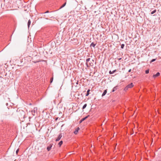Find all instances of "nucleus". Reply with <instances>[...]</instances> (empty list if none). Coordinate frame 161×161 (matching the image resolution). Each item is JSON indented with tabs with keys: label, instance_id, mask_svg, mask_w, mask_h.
<instances>
[{
	"label": "nucleus",
	"instance_id": "obj_17",
	"mask_svg": "<svg viewBox=\"0 0 161 161\" xmlns=\"http://www.w3.org/2000/svg\"><path fill=\"white\" fill-rule=\"evenodd\" d=\"M42 14V15L44 17H48V16H49V17H52L51 16V15H46L45 14Z\"/></svg>",
	"mask_w": 161,
	"mask_h": 161
},
{
	"label": "nucleus",
	"instance_id": "obj_11",
	"mask_svg": "<svg viewBox=\"0 0 161 161\" xmlns=\"http://www.w3.org/2000/svg\"><path fill=\"white\" fill-rule=\"evenodd\" d=\"M107 92V90H105L104 91V92H103V93L102 95V96L103 97L105 95V94H106Z\"/></svg>",
	"mask_w": 161,
	"mask_h": 161
},
{
	"label": "nucleus",
	"instance_id": "obj_32",
	"mask_svg": "<svg viewBox=\"0 0 161 161\" xmlns=\"http://www.w3.org/2000/svg\"><path fill=\"white\" fill-rule=\"evenodd\" d=\"M58 119V118H57L56 119V120Z\"/></svg>",
	"mask_w": 161,
	"mask_h": 161
},
{
	"label": "nucleus",
	"instance_id": "obj_3",
	"mask_svg": "<svg viewBox=\"0 0 161 161\" xmlns=\"http://www.w3.org/2000/svg\"><path fill=\"white\" fill-rule=\"evenodd\" d=\"M62 137V135L61 133H60L58 135V136L56 139V140H55L57 142V141H59L60 139Z\"/></svg>",
	"mask_w": 161,
	"mask_h": 161
},
{
	"label": "nucleus",
	"instance_id": "obj_24",
	"mask_svg": "<svg viewBox=\"0 0 161 161\" xmlns=\"http://www.w3.org/2000/svg\"><path fill=\"white\" fill-rule=\"evenodd\" d=\"M49 11H48V10H47V11L46 12H44V13H42V14H46V13H49Z\"/></svg>",
	"mask_w": 161,
	"mask_h": 161
},
{
	"label": "nucleus",
	"instance_id": "obj_15",
	"mask_svg": "<svg viewBox=\"0 0 161 161\" xmlns=\"http://www.w3.org/2000/svg\"><path fill=\"white\" fill-rule=\"evenodd\" d=\"M90 91V89H88L87 92V93L86 95V96H88V95L89 94V92Z\"/></svg>",
	"mask_w": 161,
	"mask_h": 161
},
{
	"label": "nucleus",
	"instance_id": "obj_7",
	"mask_svg": "<svg viewBox=\"0 0 161 161\" xmlns=\"http://www.w3.org/2000/svg\"><path fill=\"white\" fill-rule=\"evenodd\" d=\"M79 129L80 128L79 127H77L76 129H75V131H74V133L75 134H77Z\"/></svg>",
	"mask_w": 161,
	"mask_h": 161
},
{
	"label": "nucleus",
	"instance_id": "obj_6",
	"mask_svg": "<svg viewBox=\"0 0 161 161\" xmlns=\"http://www.w3.org/2000/svg\"><path fill=\"white\" fill-rule=\"evenodd\" d=\"M90 60V58H88L86 60V65L87 67L88 68V62H89Z\"/></svg>",
	"mask_w": 161,
	"mask_h": 161
},
{
	"label": "nucleus",
	"instance_id": "obj_5",
	"mask_svg": "<svg viewBox=\"0 0 161 161\" xmlns=\"http://www.w3.org/2000/svg\"><path fill=\"white\" fill-rule=\"evenodd\" d=\"M53 145L52 144H50L47 147V149L48 151L51 150Z\"/></svg>",
	"mask_w": 161,
	"mask_h": 161
},
{
	"label": "nucleus",
	"instance_id": "obj_23",
	"mask_svg": "<svg viewBox=\"0 0 161 161\" xmlns=\"http://www.w3.org/2000/svg\"><path fill=\"white\" fill-rule=\"evenodd\" d=\"M53 77H52L50 79V83H51L53 82Z\"/></svg>",
	"mask_w": 161,
	"mask_h": 161
},
{
	"label": "nucleus",
	"instance_id": "obj_1",
	"mask_svg": "<svg viewBox=\"0 0 161 161\" xmlns=\"http://www.w3.org/2000/svg\"><path fill=\"white\" fill-rule=\"evenodd\" d=\"M134 86V85L132 83H130V84L127 85L124 89V90L126 91L129 88H130Z\"/></svg>",
	"mask_w": 161,
	"mask_h": 161
},
{
	"label": "nucleus",
	"instance_id": "obj_25",
	"mask_svg": "<svg viewBox=\"0 0 161 161\" xmlns=\"http://www.w3.org/2000/svg\"><path fill=\"white\" fill-rule=\"evenodd\" d=\"M156 60V59H152V60H151V61L150 62H151V63H152V62H154V61H155Z\"/></svg>",
	"mask_w": 161,
	"mask_h": 161
},
{
	"label": "nucleus",
	"instance_id": "obj_29",
	"mask_svg": "<svg viewBox=\"0 0 161 161\" xmlns=\"http://www.w3.org/2000/svg\"><path fill=\"white\" fill-rule=\"evenodd\" d=\"M78 84V81H77L76 82V84L77 85Z\"/></svg>",
	"mask_w": 161,
	"mask_h": 161
},
{
	"label": "nucleus",
	"instance_id": "obj_31",
	"mask_svg": "<svg viewBox=\"0 0 161 161\" xmlns=\"http://www.w3.org/2000/svg\"><path fill=\"white\" fill-rule=\"evenodd\" d=\"M45 19H48V18H45Z\"/></svg>",
	"mask_w": 161,
	"mask_h": 161
},
{
	"label": "nucleus",
	"instance_id": "obj_20",
	"mask_svg": "<svg viewBox=\"0 0 161 161\" xmlns=\"http://www.w3.org/2000/svg\"><path fill=\"white\" fill-rule=\"evenodd\" d=\"M66 3H64V4H63L60 7V8L64 7L66 5Z\"/></svg>",
	"mask_w": 161,
	"mask_h": 161
},
{
	"label": "nucleus",
	"instance_id": "obj_21",
	"mask_svg": "<svg viewBox=\"0 0 161 161\" xmlns=\"http://www.w3.org/2000/svg\"><path fill=\"white\" fill-rule=\"evenodd\" d=\"M149 69L146 70V71H145L146 74H147L149 73Z\"/></svg>",
	"mask_w": 161,
	"mask_h": 161
},
{
	"label": "nucleus",
	"instance_id": "obj_16",
	"mask_svg": "<svg viewBox=\"0 0 161 161\" xmlns=\"http://www.w3.org/2000/svg\"><path fill=\"white\" fill-rule=\"evenodd\" d=\"M63 141H60L58 143V145L59 147H61L62 144H63Z\"/></svg>",
	"mask_w": 161,
	"mask_h": 161
},
{
	"label": "nucleus",
	"instance_id": "obj_10",
	"mask_svg": "<svg viewBox=\"0 0 161 161\" xmlns=\"http://www.w3.org/2000/svg\"><path fill=\"white\" fill-rule=\"evenodd\" d=\"M116 71V69H115V70L113 71H111V70H110L109 71V73L110 74H113L114 73V72H115Z\"/></svg>",
	"mask_w": 161,
	"mask_h": 161
},
{
	"label": "nucleus",
	"instance_id": "obj_19",
	"mask_svg": "<svg viewBox=\"0 0 161 161\" xmlns=\"http://www.w3.org/2000/svg\"><path fill=\"white\" fill-rule=\"evenodd\" d=\"M87 106V104H85L82 107V109H85L86 107Z\"/></svg>",
	"mask_w": 161,
	"mask_h": 161
},
{
	"label": "nucleus",
	"instance_id": "obj_30",
	"mask_svg": "<svg viewBox=\"0 0 161 161\" xmlns=\"http://www.w3.org/2000/svg\"><path fill=\"white\" fill-rule=\"evenodd\" d=\"M92 62H94V60L93 59L92 60Z\"/></svg>",
	"mask_w": 161,
	"mask_h": 161
},
{
	"label": "nucleus",
	"instance_id": "obj_27",
	"mask_svg": "<svg viewBox=\"0 0 161 161\" xmlns=\"http://www.w3.org/2000/svg\"><path fill=\"white\" fill-rule=\"evenodd\" d=\"M131 71V69H130L129 70H128V72H130Z\"/></svg>",
	"mask_w": 161,
	"mask_h": 161
},
{
	"label": "nucleus",
	"instance_id": "obj_28",
	"mask_svg": "<svg viewBox=\"0 0 161 161\" xmlns=\"http://www.w3.org/2000/svg\"><path fill=\"white\" fill-rule=\"evenodd\" d=\"M121 59H122V58H118V60H121Z\"/></svg>",
	"mask_w": 161,
	"mask_h": 161
},
{
	"label": "nucleus",
	"instance_id": "obj_18",
	"mask_svg": "<svg viewBox=\"0 0 161 161\" xmlns=\"http://www.w3.org/2000/svg\"><path fill=\"white\" fill-rule=\"evenodd\" d=\"M156 11V9H155L153 11H152L151 12V14H154V13H155Z\"/></svg>",
	"mask_w": 161,
	"mask_h": 161
},
{
	"label": "nucleus",
	"instance_id": "obj_4",
	"mask_svg": "<svg viewBox=\"0 0 161 161\" xmlns=\"http://www.w3.org/2000/svg\"><path fill=\"white\" fill-rule=\"evenodd\" d=\"M89 115H88L87 116H86V117H85L82 118V119H81L80 121V123H81L82 121H84V120H85V119H86L89 116Z\"/></svg>",
	"mask_w": 161,
	"mask_h": 161
},
{
	"label": "nucleus",
	"instance_id": "obj_12",
	"mask_svg": "<svg viewBox=\"0 0 161 161\" xmlns=\"http://www.w3.org/2000/svg\"><path fill=\"white\" fill-rule=\"evenodd\" d=\"M96 44V43L95 44L93 42H92L91 43V44L90 45V46L91 47L92 46L93 47H95Z\"/></svg>",
	"mask_w": 161,
	"mask_h": 161
},
{
	"label": "nucleus",
	"instance_id": "obj_33",
	"mask_svg": "<svg viewBox=\"0 0 161 161\" xmlns=\"http://www.w3.org/2000/svg\"><path fill=\"white\" fill-rule=\"evenodd\" d=\"M159 161H161V160H159Z\"/></svg>",
	"mask_w": 161,
	"mask_h": 161
},
{
	"label": "nucleus",
	"instance_id": "obj_8",
	"mask_svg": "<svg viewBox=\"0 0 161 161\" xmlns=\"http://www.w3.org/2000/svg\"><path fill=\"white\" fill-rule=\"evenodd\" d=\"M160 75V73L159 72H157L156 74L153 75V77L154 78H156Z\"/></svg>",
	"mask_w": 161,
	"mask_h": 161
},
{
	"label": "nucleus",
	"instance_id": "obj_26",
	"mask_svg": "<svg viewBox=\"0 0 161 161\" xmlns=\"http://www.w3.org/2000/svg\"><path fill=\"white\" fill-rule=\"evenodd\" d=\"M19 149H17V150L16 151V153L17 154H18V153L19 152Z\"/></svg>",
	"mask_w": 161,
	"mask_h": 161
},
{
	"label": "nucleus",
	"instance_id": "obj_13",
	"mask_svg": "<svg viewBox=\"0 0 161 161\" xmlns=\"http://www.w3.org/2000/svg\"><path fill=\"white\" fill-rule=\"evenodd\" d=\"M117 87L118 86H115L113 89V90H112V92H114L115 91H116V90H117Z\"/></svg>",
	"mask_w": 161,
	"mask_h": 161
},
{
	"label": "nucleus",
	"instance_id": "obj_9",
	"mask_svg": "<svg viewBox=\"0 0 161 161\" xmlns=\"http://www.w3.org/2000/svg\"><path fill=\"white\" fill-rule=\"evenodd\" d=\"M93 65V63L92 62V61H91L90 62L88 63V67H89L90 66H92Z\"/></svg>",
	"mask_w": 161,
	"mask_h": 161
},
{
	"label": "nucleus",
	"instance_id": "obj_14",
	"mask_svg": "<svg viewBox=\"0 0 161 161\" xmlns=\"http://www.w3.org/2000/svg\"><path fill=\"white\" fill-rule=\"evenodd\" d=\"M31 20L30 19H29L28 21V24H27V25H28V28L29 27L30 25L31 24Z\"/></svg>",
	"mask_w": 161,
	"mask_h": 161
},
{
	"label": "nucleus",
	"instance_id": "obj_2",
	"mask_svg": "<svg viewBox=\"0 0 161 161\" xmlns=\"http://www.w3.org/2000/svg\"><path fill=\"white\" fill-rule=\"evenodd\" d=\"M37 110V108H34V109H33V110H32L31 112L32 113V114L34 116L35 115V113H36Z\"/></svg>",
	"mask_w": 161,
	"mask_h": 161
},
{
	"label": "nucleus",
	"instance_id": "obj_22",
	"mask_svg": "<svg viewBox=\"0 0 161 161\" xmlns=\"http://www.w3.org/2000/svg\"><path fill=\"white\" fill-rule=\"evenodd\" d=\"M125 46V45L124 44H122L121 45V48L122 49H123L124 47Z\"/></svg>",
	"mask_w": 161,
	"mask_h": 161
}]
</instances>
